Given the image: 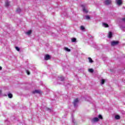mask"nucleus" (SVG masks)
Masks as SVG:
<instances>
[{
  "mask_svg": "<svg viewBox=\"0 0 125 125\" xmlns=\"http://www.w3.org/2000/svg\"><path fill=\"white\" fill-rule=\"evenodd\" d=\"M103 117H102V115H99L98 117H94L91 120V122L92 124H96V123H98L99 122V120H103Z\"/></svg>",
  "mask_w": 125,
  "mask_h": 125,
  "instance_id": "1",
  "label": "nucleus"
},
{
  "mask_svg": "<svg viewBox=\"0 0 125 125\" xmlns=\"http://www.w3.org/2000/svg\"><path fill=\"white\" fill-rule=\"evenodd\" d=\"M104 3L105 5H110V4H112V0H104Z\"/></svg>",
  "mask_w": 125,
  "mask_h": 125,
  "instance_id": "2",
  "label": "nucleus"
},
{
  "mask_svg": "<svg viewBox=\"0 0 125 125\" xmlns=\"http://www.w3.org/2000/svg\"><path fill=\"white\" fill-rule=\"evenodd\" d=\"M119 41H112L111 42V44L112 45V46H115V45H118V44H119Z\"/></svg>",
  "mask_w": 125,
  "mask_h": 125,
  "instance_id": "3",
  "label": "nucleus"
},
{
  "mask_svg": "<svg viewBox=\"0 0 125 125\" xmlns=\"http://www.w3.org/2000/svg\"><path fill=\"white\" fill-rule=\"evenodd\" d=\"M117 5H122L123 4V0H116Z\"/></svg>",
  "mask_w": 125,
  "mask_h": 125,
  "instance_id": "4",
  "label": "nucleus"
},
{
  "mask_svg": "<svg viewBox=\"0 0 125 125\" xmlns=\"http://www.w3.org/2000/svg\"><path fill=\"white\" fill-rule=\"evenodd\" d=\"M78 103H79V100L78 99H76L73 102L74 107H77Z\"/></svg>",
  "mask_w": 125,
  "mask_h": 125,
  "instance_id": "5",
  "label": "nucleus"
},
{
  "mask_svg": "<svg viewBox=\"0 0 125 125\" xmlns=\"http://www.w3.org/2000/svg\"><path fill=\"white\" fill-rule=\"evenodd\" d=\"M45 60H49L50 59L51 57L49 55H46L44 57Z\"/></svg>",
  "mask_w": 125,
  "mask_h": 125,
  "instance_id": "6",
  "label": "nucleus"
},
{
  "mask_svg": "<svg viewBox=\"0 0 125 125\" xmlns=\"http://www.w3.org/2000/svg\"><path fill=\"white\" fill-rule=\"evenodd\" d=\"M81 6L82 7H83V12H85V13H87V12H88V11H87V10L86 9H85V8H84V5H82Z\"/></svg>",
  "mask_w": 125,
  "mask_h": 125,
  "instance_id": "7",
  "label": "nucleus"
},
{
  "mask_svg": "<svg viewBox=\"0 0 125 125\" xmlns=\"http://www.w3.org/2000/svg\"><path fill=\"white\" fill-rule=\"evenodd\" d=\"M32 93H33V94H35V93H41V91L39 90H35V91H33L32 92Z\"/></svg>",
  "mask_w": 125,
  "mask_h": 125,
  "instance_id": "8",
  "label": "nucleus"
},
{
  "mask_svg": "<svg viewBox=\"0 0 125 125\" xmlns=\"http://www.w3.org/2000/svg\"><path fill=\"white\" fill-rule=\"evenodd\" d=\"M103 26L104 27H105V28H108V27H109V25H108V24L104 22L103 23Z\"/></svg>",
  "mask_w": 125,
  "mask_h": 125,
  "instance_id": "9",
  "label": "nucleus"
},
{
  "mask_svg": "<svg viewBox=\"0 0 125 125\" xmlns=\"http://www.w3.org/2000/svg\"><path fill=\"white\" fill-rule=\"evenodd\" d=\"M113 36V34L111 32H109V34L108 35V37L109 39H111L112 38V36Z\"/></svg>",
  "mask_w": 125,
  "mask_h": 125,
  "instance_id": "10",
  "label": "nucleus"
},
{
  "mask_svg": "<svg viewBox=\"0 0 125 125\" xmlns=\"http://www.w3.org/2000/svg\"><path fill=\"white\" fill-rule=\"evenodd\" d=\"M116 120H120L121 119V116L119 115H117L115 117Z\"/></svg>",
  "mask_w": 125,
  "mask_h": 125,
  "instance_id": "11",
  "label": "nucleus"
},
{
  "mask_svg": "<svg viewBox=\"0 0 125 125\" xmlns=\"http://www.w3.org/2000/svg\"><path fill=\"white\" fill-rule=\"evenodd\" d=\"M64 50L66 51H67L68 52H70V51H71V49L68 48L67 47H64Z\"/></svg>",
  "mask_w": 125,
  "mask_h": 125,
  "instance_id": "12",
  "label": "nucleus"
},
{
  "mask_svg": "<svg viewBox=\"0 0 125 125\" xmlns=\"http://www.w3.org/2000/svg\"><path fill=\"white\" fill-rule=\"evenodd\" d=\"M26 35H28V36H29V35H31V34H32V30H29L28 31L26 32Z\"/></svg>",
  "mask_w": 125,
  "mask_h": 125,
  "instance_id": "13",
  "label": "nucleus"
},
{
  "mask_svg": "<svg viewBox=\"0 0 125 125\" xmlns=\"http://www.w3.org/2000/svg\"><path fill=\"white\" fill-rule=\"evenodd\" d=\"M59 81H61L62 82H63V81H64V77L63 76H61L59 77Z\"/></svg>",
  "mask_w": 125,
  "mask_h": 125,
  "instance_id": "14",
  "label": "nucleus"
},
{
  "mask_svg": "<svg viewBox=\"0 0 125 125\" xmlns=\"http://www.w3.org/2000/svg\"><path fill=\"white\" fill-rule=\"evenodd\" d=\"M17 13H20L21 12V9L18 8L16 10Z\"/></svg>",
  "mask_w": 125,
  "mask_h": 125,
  "instance_id": "15",
  "label": "nucleus"
},
{
  "mask_svg": "<svg viewBox=\"0 0 125 125\" xmlns=\"http://www.w3.org/2000/svg\"><path fill=\"white\" fill-rule=\"evenodd\" d=\"M71 42H77V39H76V38H72L71 39Z\"/></svg>",
  "mask_w": 125,
  "mask_h": 125,
  "instance_id": "16",
  "label": "nucleus"
},
{
  "mask_svg": "<svg viewBox=\"0 0 125 125\" xmlns=\"http://www.w3.org/2000/svg\"><path fill=\"white\" fill-rule=\"evenodd\" d=\"M88 59L89 62H90V63H92L93 62V61L92 60L91 58H88Z\"/></svg>",
  "mask_w": 125,
  "mask_h": 125,
  "instance_id": "17",
  "label": "nucleus"
},
{
  "mask_svg": "<svg viewBox=\"0 0 125 125\" xmlns=\"http://www.w3.org/2000/svg\"><path fill=\"white\" fill-rule=\"evenodd\" d=\"M104 83H105V80L102 79V80L101 81V84H104Z\"/></svg>",
  "mask_w": 125,
  "mask_h": 125,
  "instance_id": "18",
  "label": "nucleus"
},
{
  "mask_svg": "<svg viewBox=\"0 0 125 125\" xmlns=\"http://www.w3.org/2000/svg\"><path fill=\"white\" fill-rule=\"evenodd\" d=\"M94 70H93V69L92 68H90L88 69V71L90 72V73H93Z\"/></svg>",
  "mask_w": 125,
  "mask_h": 125,
  "instance_id": "19",
  "label": "nucleus"
},
{
  "mask_svg": "<svg viewBox=\"0 0 125 125\" xmlns=\"http://www.w3.org/2000/svg\"><path fill=\"white\" fill-rule=\"evenodd\" d=\"M8 96L9 97V98H12V94L11 93H9L8 94Z\"/></svg>",
  "mask_w": 125,
  "mask_h": 125,
  "instance_id": "20",
  "label": "nucleus"
},
{
  "mask_svg": "<svg viewBox=\"0 0 125 125\" xmlns=\"http://www.w3.org/2000/svg\"><path fill=\"white\" fill-rule=\"evenodd\" d=\"M85 18L87 20H89L90 19V17L88 15L85 16Z\"/></svg>",
  "mask_w": 125,
  "mask_h": 125,
  "instance_id": "21",
  "label": "nucleus"
},
{
  "mask_svg": "<svg viewBox=\"0 0 125 125\" xmlns=\"http://www.w3.org/2000/svg\"><path fill=\"white\" fill-rule=\"evenodd\" d=\"M15 49L17 51H20V48L19 47L16 46Z\"/></svg>",
  "mask_w": 125,
  "mask_h": 125,
  "instance_id": "22",
  "label": "nucleus"
},
{
  "mask_svg": "<svg viewBox=\"0 0 125 125\" xmlns=\"http://www.w3.org/2000/svg\"><path fill=\"white\" fill-rule=\"evenodd\" d=\"M80 29H81V30H82V31H83V30H84V29H85V28H84V26L82 25V26H81Z\"/></svg>",
  "mask_w": 125,
  "mask_h": 125,
  "instance_id": "23",
  "label": "nucleus"
},
{
  "mask_svg": "<svg viewBox=\"0 0 125 125\" xmlns=\"http://www.w3.org/2000/svg\"><path fill=\"white\" fill-rule=\"evenodd\" d=\"M9 3H10L9 2L6 1V2H5V5H6V6H9Z\"/></svg>",
  "mask_w": 125,
  "mask_h": 125,
  "instance_id": "24",
  "label": "nucleus"
},
{
  "mask_svg": "<svg viewBox=\"0 0 125 125\" xmlns=\"http://www.w3.org/2000/svg\"><path fill=\"white\" fill-rule=\"evenodd\" d=\"M26 73L27 75H30V71H29V70H26Z\"/></svg>",
  "mask_w": 125,
  "mask_h": 125,
  "instance_id": "25",
  "label": "nucleus"
},
{
  "mask_svg": "<svg viewBox=\"0 0 125 125\" xmlns=\"http://www.w3.org/2000/svg\"><path fill=\"white\" fill-rule=\"evenodd\" d=\"M46 110H47V111H48L49 112H51V109H50L49 108H47Z\"/></svg>",
  "mask_w": 125,
  "mask_h": 125,
  "instance_id": "26",
  "label": "nucleus"
},
{
  "mask_svg": "<svg viewBox=\"0 0 125 125\" xmlns=\"http://www.w3.org/2000/svg\"><path fill=\"white\" fill-rule=\"evenodd\" d=\"M122 21H123L124 22L125 21V18L122 19Z\"/></svg>",
  "mask_w": 125,
  "mask_h": 125,
  "instance_id": "27",
  "label": "nucleus"
},
{
  "mask_svg": "<svg viewBox=\"0 0 125 125\" xmlns=\"http://www.w3.org/2000/svg\"><path fill=\"white\" fill-rule=\"evenodd\" d=\"M2 69V67H1V66H0V70H1Z\"/></svg>",
  "mask_w": 125,
  "mask_h": 125,
  "instance_id": "28",
  "label": "nucleus"
},
{
  "mask_svg": "<svg viewBox=\"0 0 125 125\" xmlns=\"http://www.w3.org/2000/svg\"><path fill=\"white\" fill-rule=\"evenodd\" d=\"M104 61H105V59H104Z\"/></svg>",
  "mask_w": 125,
  "mask_h": 125,
  "instance_id": "29",
  "label": "nucleus"
}]
</instances>
